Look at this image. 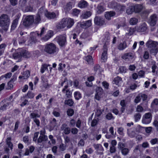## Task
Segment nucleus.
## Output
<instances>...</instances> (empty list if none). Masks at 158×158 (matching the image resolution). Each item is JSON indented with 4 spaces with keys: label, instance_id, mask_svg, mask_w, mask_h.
I'll return each mask as SVG.
<instances>
[{
    "label": "nucleus",
    "instance_id": "obj_41",
    "mask_svg": "<svg viewBox=\"0 0 158 158\" xmlns=\"http://www.w3.org/2000/svg\"><path fill=\"white\" fill-rule=\"evenodd\" d=\"M134 11V8L133 6H129L126 10V13L128 15L131 14Z\"/></svg>",
    "mask_w": 158,
    "mask_h": 158
},
{
    "label": "nucleus",
    "instance_id": "obj_64",
    "mask_svg": "<svg viewBox=\"0 0 158 158\" xmlns=\"http://www.w3.org/2000/svg\"><path fill=\"white\" fill-rule=\"evenodd\" d=\"M153 125L156 127V129L158 131V119L156 118L153 123Z\"/></svg>",
    "mask_w": 158,
    "mask_h": 158
},
{
    "label": "nucleus",
    "instance_id": "obj_55",
    "mask_svg": "<svg viewBox=\"0 0 158 158\" xmlns=\"http://www.w3.org/2000/svg\"><path fill=\"white\" fill-rule=\"evenodd\" d=\"M106 119L108 120L113 119H114V117L113 116L112 114L110 113H108L106 115Z\"/></svg>",
    "mask_w": 158,
    "mask_h": 158
},
{
    "label": "nucleus",
    "instance_id": "obj_51",
    "mask_svg": "<svg viewBox=\"0 0 158 158\" xmlns=\"http://www.w3.org/2000/svg\"><path fill=\"white\" fill-rule=\"evenodd\" d=\"M97 12L98 14H100L103 12L104 10L103 7L101 5H99L97 7Z\"/></svg>",
    "mask_w": 158,
    "mask_h": 158
},
{
    "label": "nucleus",
    "instance_id": "obj_33",
    "mask_svg": "<svg viewBox=\"0 0 158 158\" xmlns=\"http://www.w3.org/2000/svg\"><path fill=\"white\" fill-rule=\"evenodd\" d=\"M22 56L25 58L29 57L31 55L29 52L26 50H23L21 51Z\"/></svg>",
    "mask_w": 158,
    "mask_h": 158
},
{
    "label": "nucleus",
    "instance_id": "obj_62",
    "mask_svg": "<svg viewBox=\"0 0 158 158\" xmlns=\"http://www.w3.org/2000/svg\"><path fill=\"white\" fill-rule=\"evenodd\" d=\"M103 86L106 89H108L109 84V83L106 81H103L102 83Z\"/></svg>",
    "mask_w": 158,
    "mask_h": 158
},
{
    "label": "nucleus",
    "instance_id": "obj_52",
    "mask_svg": "<svg viewBox=\"0 0 158 158\" xmlns=\"http://www.w3.org/2000/svg\"><path fill=\"white\" fill-rule=\"evenodd\" d=\"M10 105V103L7 102L6 104H4L2 106H1L0 107V110L2 111L5 110H6L7 107Z\"/></svg>",
    "mask_w": 158,
    "mask_h": 158
},
{
    "label": "nucleus",
    "instance_id": "obj_5",
    "mask_svg": "<svg viewBox=\"0 0 158 158\" xmlns=\"http://www.w3.org/2000/svg\"><path fill=\"white\" fill-rule=\"evenodd\" d=\"M57 43L61 47H64L67 44V37L65 34L60 35L56 37Z\"/></svg>",
    "mask_w": 158,
    "mask_h": 158
},
{
    "label": "nucleus",
    "instance_id": "obj_56",
    "mask_svg": "<svg viewBox=\"0 0 158 158\" xmlns=\"http://www.w3.org/2000/svg\"><path fill=\"white\" fill-rule=\"evenodd\" d=\"M135 120V122H137L141 118V114L139 113H136L134 115Z\"/></svg>",
    "mask_w": 158,
    "mask_h": 158
},
{
    "label": "nucleus",
    "instance_id": "obj_8",
    "mask_svg": "<svg viewBox=\"0 0 158 158\" xmlns=\"http://www.w3.org/2000/svg\"><path fill=\"white\" fill-rule=\"evenodd\" d=\"M110 5L112 8H115L116 10L120 13L124 11L126 8L125 6L120 5L114 2H111L110 3Z\"/></svg>",
    "mask_w": 158,
    "mask_h": 158
},
{
    "label": "nucleus",
    "instance_id": "obj_31",
    "mask_svg": "<svg viewBox=\"0 0 158 158\" xmlns=\"http://www.w3.org/2000/svg\"><path fill=\"white\" fill-rule=\"evenodd\" d=\"M22 56V54H21V52H19L17 51L13 54V57L15 59H19L21 58Z\"/></svg>",
    "mask_w": 158,
    "mask_h": 158
},
{
    "label": "nucleus",
    "instance_id": "obj_21",
    "mask_svg": "<svg viewBox=\"0 0 158 158\" xmlns=\"http://www.w3.org/2000/svg\"><path fill=\"white\" fill-rule=\"evenodd\" d=\"M122 78L118 76H117L114 78L113 81V84H115L118 86L120 85L121 83L122 82Z\"/></svg>",
    "mask_w": 158,
    "mask_h": 158
},
{
    "label": "nucleus",
    "instance_id": "obj_28",
    "mask_svg": "<svg viewBox=\"0 0 158 158\" xmlns=\"http://www.w3.org/2000/svg\"><path fill=\"white\" fill-rule=\"evenodd\" d=\"M127 47V43L126 42L124 41L123 43H120L118 46V48L119 50H123Z\"/></svg>",
    "mask_w": 158,
    "mask_h": 158
},
{
    "label": "nucleus",
    "instance_id": "obj_48",
    "mask_svg": "<svg viewBox=\"0 0 158 158\" xmlns=\"http://www.w3.org/2000/svg\"><path fill=\"white\" fill-rule=\"evenodd\" d=\"M39 132H36L34 133V136L33 138V141L37 143L38 141V137L39 134Z\"/></svg>",
    "mask_w": 158,
    "mask_h": 158
},
{
    "label": "nucleus",
    "instance_id": "obj_37",
    "mask_svg": "<svg viewBox=\"0 0 158 158\" xmlns=\"http://www.w3.org/2000/svg\"><path fill=\"white\" fill-rule=\"evenodd\" d=\"M21 100L22 102L20 104V106L21 107H23L25 106H26V105L29 104L28 100L27 99H25V98L24 99L23 98V97H22Z\"/></svg>",
    "mask_w": 158,
    "mask_h": 158
},
{
    "label": "nucleus",
    "instance_id": "obj_3",
    "mask_svg": "<svg viewBox=\"0 0 158 158\" xmlns=\"http://www.w3.org/2000/svg\"><path fill=\"white\" fill-rule=\"evenodd\" d=\"M10 23V19L7 15L3 14L0 17V25L3 30H7Z\"/></svg>",
    "mask_w": 158,
    "mask_h": 158
},
{
    "label": "nucleus",
    "instance_id": "obj_32",
    "mask_svg": "<svg viewBox=\"0 0 158 158\" xmlns=\"http://www.w3.org/2000/svg\"><path fill=\"white\" fill-rule=\"evenodd\" d=\"M34 94L31 91H28V93L25 96H23V98L24 99L27 97L28 98L31 99L34 97Z\"/></svg>",
    "mask_w": 158,
    "mask_h": 158
},
{
    "label": "nucleus",
    "instance_id": "obj_4",
    "mask_svg": "<svg viewBox=\"0 0 158 158\" xmlns=\"http://www.w3.org/2000/svg\"><path fill=\"white\" fill-rule=\"evenodd\" d=\"M45 11L43 8H40L38 10L37 13L34 17L33 16V24L37 25L41 21L42 15Z\"/></svg>",
    "mask_w": 158,
    "mask_h": 158
},
{
    "label": "nucleus",
    "instance_id": "obj_57",
    "mask_svg": "<svg viewBox=\"0 0 158 158\" xmlns=\"http://www.w3.org/2000/svg\"><path fill=\"white\" fill-rule=\"evenodd\" d=\"M80 10L77 9H74L73 10L72 14L75 16H77L79 14Z\"/></svg>",
    "mask_w": 158,
    "mask_h": 158
},
{
    "label": "nucleus",
    "instance_id": "obj_35",
    "mask_svg": "<svg viewBox=\"0 0 158 158\" xmlns=\"http://www.w3.org/2000/svg\"><path fill=\"white\" fill-rule=\"evenodd\" d=\"M11 138L10 137H8L7 138L6 140V144L8 146L9 148H10L11 150L13 149V144L11 142Z\"/></svg>",
    "mask_w": 158,
    "mask_h": 158
},
{
    "label": "nucleus",
    "instance_id": "obj_36",
    "mask_svg": "<svg viewBox=\"0 0 158 158\" xmlns=\"http://www.w3.org/2000/svg\"><path fill=\"white\" fill-rule=\"evenodd\" d=\"M41 79L42 81L45 84H44V86L47 88L49 86V85L47 83L48 80H47V77L46 76H42L41 77Z\"/></svg>",
    "mask_w": 158,
    "mask_h": 158
},
{
    "label": "nucleus",
    "instance_id": "obj_23",
    "mask_svg": "<svg viewBox=\"0 0 158 158\" xmlns=\"http://www.w3.org/2000/svg\"><path fill=\"white\" fill-rule=\"evenodd\" d=\"M147 29V25L145 23H144L139 26L138 29V31L139 32H143L145 31Z\"/></svg>",
    "mask_w": 158,
    "mask_h": 158
},
{
    "label": "nucleus",
    "instance_id": "obj_34",
    "mask_svg": "<svg viewBox=\"0 0 158 158\" xmlns=\"http://www.w3.org/2000/svg\"><path fill=\"white\" fill-rule=\"evenodd\" d=\"M19 19L16 18L14 20L11 26V29L14 30L17 26L18 23Z\"/></svg>",
    "mask_w": 158,
    "mask_h": 158
},
{
    "label": "nucleus",
    "instance_id": "obj_30",
    "mask_svg": "<svg viewBox=\"0 0 158 158\" xmlns=\"http://www.w3.org/2000/svg\"><path fill=\"white\" fill-rule=\"evenodd\" d=\"M72 2H69L67 3L64 6L63 8L64 10L66 11H69L72 8Z\"/></svg>",
    "mask_w": 158,
    "mask_h": 158
},
{
    "label": "nucleus",
    "instance_id": "obj_40",
    "mask_svg": "<svg viewBox=\"0 0 158 158\" xmlns=\"http://www.w3.org/2000/svg\"><path fill=\"white\" fill-rule=\"evenodd\" d=\"M158 105V99H155L151 104V106L153 108H155L156 106Z\"/></svg>",
    "mask_w": 158,
    "mask_h": 158
},
{
    "label": "nucleus",
    "instance_id": "obj_50",
    "mask_svg": "<svg viewBox=\"0 0 158 158\" xmlns=\"http://www.w3.org/2000/svg\"><path fill=\"white\" fill-rule=\"evenodd\" d=\"M74 113V111L72 109H68L67 111V115L70 117L72 116Z\"/></svg>",
    "mask_w": 158,
    "mask_h": 158
},
{
    "label": "nucleus",
    "instance_id": "obj_63",
    "mask_svg": "<svg viewBox=\"0 0 158 158\" xmlns=\"http://www.w3.org/2000/svg\"><path fill=\"white\" fill-rule=\"evenodd\" d=\"M110 39V34L108 32H106L104 35V40L106 41H108Z\"/></svg>",
    "mask_w": 158,
    "mask_h": 158
},
{
    "label": "nucleus",
    "instance_id": "obj_16",
    "mask_svg": "<svg viewBox=\"0 0 158 158\" xmlns=\"http://www.w3.org/2000/svg\"><path fill=\"white\" fill-rule=\"evenodd\" d=\"M94 22L95 24L101 26L104 24L105 21L101 17L96 16L94 19Z\"/></svg>",
    "mask_w": 158,
    "mask_h": 158
},
{
    "label": "nucleus",
    "instance_id": "obj_6",
    "mask_svg": "<svg viewBox=\"0 0 158 158\" xmlns=\"http://www.w3.org/2000/svg\"><path fill=\"white\" fill-rule=\"evenodd\" d=\"M46 131L44 129L41 130L40 132V135L38 139L37 143L40 144L43 142L46 141L48 139V138L47 135H45Z\"/></svg>",
    "mask_w": 158,
    "mask_h": 158
},
{
    "label": "nucleus",
    "instance_id": "obj_39",
    "mask_svg": "<svg viewBox=\"0 0 158 158\" xmlns=\"http://www.w3.org/2000/svg\"><path fill=\"white\" fill-rule=\"evenodd\" d=\"M23 10L26 12H32L34 10L32 6L29 5L26 6L24 9Z\"/></svg>",
    "mask_w": 158,
    "mask_h": 158
},
{
    "label": "nucleus",
    "instance_id": "obj_2",
    "mask_svg": "<svg viewBox=\"0 0 158 158\" xmlns=\"http://www.w3.org/2000/svg\"><path fill=\"white\" fill-rule=\"evenodd\" d=\"M44 51L47 54H54L58 52L59 49L54 44L49 43L45 44Z\"/></svg>",
    "mask_w": 158,
    "mask_h": 158
},
{
    "label": "nucleus",
    "instance_id": "obj_46",
    "mask_svg": "<svg viewBox=\"0 0 158 158\" xmlns=\"http://www.w3.org/2000/svg\"><path fill=\"white\" fill-rule=\"evenodd\" d=\"M96 94H99V95H102L103 93V91L102 89L100 87H98L96 89Z\"/></svg>",
    "mask_w": 158,
    "mask_h": 158
},
{
    "label": "nucleus",
    "instance_id": "obj_20",
    "mask_svg": "<svg viewBox=\"0 0 158 158\" xmlns=\"http://www.w3.org/2000/svg\"><path fill=\"white\" fill-rule=\"evenodd\" d=\"M115 15V12L113 11H108L106 12L105 16L106 19L110 20L111 19V18L114 16Z\"/></svg>",
    "mask_w": 158,
    "mask_h": 158
},
{
    "label": "nucleus",
    "instance_id": "obj_7",
    "mask_svg": "<svg viewBox=\"0 0 158 158\" xmlns=\"http://www.w3.org/2000/svg\"><path fill=\"white\" fill-rule=\"evenodd\" d=\"M33 15H28L25 17L23 22V25L26 27H29L33 24Z\"/></svg>",
    "mask_w": 158,
    "mask_h": 158
},
{
    "label": "nucleus",
    "instance_id": "obj_24",
    "mask_svg": "<svg viewBox=\"0 0 158 158\" xmlns=\"http://www.w3.org/2000/svg\"><path fill=\"white\" fill-rule=\"evenodd\" d=\"M92 15L91 12L90 11H86L83 12L81 16L82 19H86Z\"/></svg>",
    "mask_w": 158,
    "mask_h": 158
},
{
    "label": "nucleus",
    "instance_id": "obj_19",
    "mask_svg": "<svg viewBox=\"0 0 158 158\" xmlns=\"http://www.w3.org/2000/svg\"><path fill=\"white\" fill-rule=\"evenodd\" d=\"M92 21L89 20L85 22H83L81 23V26L83 28H87L90 27L92 25Z\"/></svg>",
    "mask_w": 158,
    "mask_h": 158
},
{
    "label": "nucleus",
    "instance_id": "obj_15",
    "mask_svg": "<svg viewBox=\"0 0 158 158\" xmlns=\"http://www.w3.org/2000/svg\"><path fill=\"white\" fill-rule=\"evenodd\" d=\"M103 51L101 56V59L105 61L107 60V46L106 43H105L103 46Z\"/></svg>",
    "mask_w": 158,
    "mask_h": 158
},
{
    "label": "nucleus",
    "instance_id": "obj_13",
    "mask_svg": "<svg viewBox=\"0 0 158 158\" xmlns=\"http://www.w3.org/2000/svg\"><path fill=\"white\" fill-rule=\"evenodd\" d=\"M67 18H63L56 25V27L58 29H60L67 27Z\"/></svg>",
    "mask_w": 158,
    "mask_h": 158
},
{
    "label": "nucleus",
    "instance_id": "obj_25",
    "mask_svg": "<svg viewBox=\"0 0 158 158\" xmlns=\"http://www.w3.org/2000/svg\"><path fill=\"white\" fill-rule=\"evenodd\" d=\"M134 8V11L136 13L139 12L143 8V5L137 4L133 6Z\"/></svg>",
    "mask_w": 158,
    "mask_h": 158
},
{
    "label": "nucleus",
    "instance_id": "obj_60",
    "mask_svg": "<svg viewBox=\"0 0 158 158\" xmlns=\"http://www.w3.org/2000/svg\"><path fill=\"white\" fill-rule=\"evenodd\" d=\"M100 67L98 64H96L94 67V71L96 73L97 72H99Z\"/></svg>",
    "mask_w": 158,
    "mask_h": 158
},
{
    "label": "nucleus",
    "instance_id": "obj_29",
    "mask_svg": "<svg viewBox=\"0 0 158 158\" xmlns=\"http://www.w3.org/2000/svg\"><path fill=\"white\" fill-rule=\"evenodd\" d=\"M34 33L31 32L30 34V36L28 42L30 43H35L36 41V40L35 37L34 36Z\"/></svg>",
    "mask_w": 158,
    "mask_h": 158
},
{
    "label": "nucleus",
    "instance_id": "obj_27",
    "mask_svg": "<svg viewBox=\"0 0 158 158\" xmlns=\"http://www.w3.org/2000/svg\"><path fill=\"white\" fill-rule=\"evenodd\" d=\"M67 27L69 28H70L74 24V20L71 18H67Z\"/></svg>",
    "mask_w": 158,
    "mask_h": 158
},
{
    "label": "nucleus",
    "instance_id": "obj_58",
    "mask_svg": "<svg viewBox=\"0 0 158 158\" xmlns=\"http://www.w3.org/2000/svg\"><path fill=\"white\" fill-rule=\"evenodd\" d=\"M98 118H97V119H94L91 122V126L94 127L96 126L98 123Z\"/></svg>",
    "mask_w": 158,
    "mask_h": 158
},
{
    "label": "nucleus",
    "instance_id": "obj_10",
    "mask_svg": "<svg viewBox=\"0 0 158 158\" xmlns=\"http://www.w3.org/2000/svg\"><path fill=\"white\" fill-rule=\"evenodd\" d=\"M118 148L121 150L122 154L124 156H126L127 155L130 151V150L126 148H124L125 144L121 143H118Z\"/></svg>",
    "mask_w": 158,
    "mask_h": 158
},
{
    "label": "nucleus",
    "instance_id": "obj_17",
    "mask_svg": "<svg viewBox=\"0 0 158 158\" xmlns=\"http://www.w3.org/2000/svg\"><path fill=\"white\" fill-rule=\"evenodd\" d=\"M45 11L44 14L48 19H53L56 18V15L55 13L54 12H50L44 10Z\"/></svg>",
    "mask_w": 158,
    "mask_h": 158
},
{
    "label": "nucleus",
    "instance_id": "obj_61",
    "mask_svg": "<svg viewBox=\"0 0 158 158\" xmlns=\"http://www.w3.org/2000/svg\"><path fill=\"white\" fill-rule=\"evenodd\" d=\"M59 148L60 150L62 151H64L66 149V145L63 143L61 144L59 146Z\"/></svg>",
    "mask_w": 158,
    "mask_h": 158
},
{
    "label": "nucleus",
    "instance_id": "obj_38",
    "mask_svg": "<svg viewBox=\"0 0 158 158\" xmlns=\"http://www.w3.org/2000/svg\"><path fill=\"white\" fill-rule=\"evenodd\" d=\"M138 20L135 18H131L129 21L130 23L132 25H134L136 24L138 22Z\"/></svg>",
    "mask_w": 158,
    "mask_h": 158
},
{
    "label": "nucleus",
    "instance_id": "obj_11",
    "mask_svg": "<svg viewBox=\"0 0 158 158\" xmlns=\"http://www.w3.org/2000/svg\"><path fill=\"white\" fill-rule=\"evenodd\" d=\"M158 19L157 15L154 14L151 15L149 20V24L151 26H155L156 24Z\"/></svg>",
    "mask_w": 158,
    "mask_h": 158
},
{
    "label": "nucleus",
    "instance_id": "obj_1",
    "mask_svg": "<svg viewBox=\"0 0 158 158\" xmlns=\"http://www.w3.org/2000/svg\"><path fill=\"white\" fill-rule=\"evenodd\" d=\"M150 53L156 55L158 52V43L156 41L149 40L146 43Z\"/></svg>",
    "mask_w": 158,
    "mask_h": 158
},
{
    "label": "nucleus",
    "instance_id": "obj_43",
    "mask_svg": "<svg viewBox=\"0 0 158 158\" xmlns=\"http://www.w3.org/2000/svg\"><path fill=\"white\" fill-rule=\"evenodd\" d=\"M102 109L100 108H97L95 111V116L98 117L100 116L102 114Z\"/></svg>",
    "mask_w": 158,
    "mask_h": 158
},
{
    "label": "nucleus",
    "instance_id": "obj_9",
    "mask_svg": "<svg viewBox=\"0 0 158 158\" xmlns=\"http://www.w3.org/2000/svg\"><path fill=\"white\" fill-rule=\"evenodd\" d=\"M152 118V114L149 112L145 113L142 119V123L145 124L149 123L151 121Z\"/></svg>",
    "mask_w": 158,
    "mask_h": 158
},
{
    "label": "nucleus",
    "instance_id": "obj_45",
    "mask_svg": "<svg viewBox=\"0 0 158 158\" xmlns=\"http://www.w3.org/2000/svg\"><path fill=\"white\" fill-rule=\"evenodd\" d=\"M30 116L31 118L33 119L35 118H40V115L38 114L35 113H32L30 114Z\"/></svg>",
    "mask_w": 158,
    "mask_h": 158
},
{
    "label": "nucleus",
    "instance_id": "obj_49",
    "mask_svg": "<svg viewBox=\"0 0 158 158\" xmlns=\"http://www.w3.org/2000/svg\"><path fill=\"white\" fill-rule=\"evenodd\" d=\"M64 104L68 105L70 106H72L73 104V102L71 99H69L68 100H65Z\"/></svg>",
    "mask_w": 158,
    "mask_h": 158
},
{
    "label": "nucleus",
    "instance_id": "obj_59",
    "mask_svg": "<svg viewBox=\"0 0 158 158\" xmlns=\"http://www.w3.org/2000/svg\"><path fill=\"white\" fill-rule=\"evenodd\" d=\"M150 142L152 145H154L156 144H158V139L155 138L152 139L150 140Z\"/></svg>",
    "mask_w": 158,
    "mask_h": 158
},
{
    "label": "nucleus",
    "instance_id": "obj_54",
    "mask_svg": "<svg viewBox=\"0 0 158 158\" xmlns=\"http://www.w3.org/2000/svg\"><path fill=\"white\" fill-rule=\"evenodd\" d=\"M30 75V72L29 71H26L24 72L23 74V79H27Z\"/></svg>",
    "mask_w": 158,
    "mask_h": 158
},
{
    "label": "nucleus",
    "instance_id": "obj_12",
    "mask_svg": "<svg viewBox=\"0 0 158 158\" xmlns=\"http://www.w3.org/2000/svg\"><path fill=\"white\" fill-rule=\"evenodd\" d=\"M122 58L126 61H131L134 58V55L131 52L126 53L122 56Z\"/></svg>",
    "mask_w": 158,
    "mask_h": 158
},
{
    "label": "nucleus",
    "instance_id": "obj_53",
    "mask_svg": "<svg viewBox=\"0 0 158 158\" xmlns=\"http://www.w3.org/2000/svg\"><path fill=\"white\" fill-rule=\"evenodd\" d=\"M74 97L76 100H78L81 97V94L79 92H76L74 94Z\"/></svg>",
    "mask_w": 158,
    "mask_h": 158
},
{
    "label": "nucleus",
    "instance_id": "obj_22",
    "mask_svg": "<svg viewBox=\"0 0 158 158\" xmlns=\"http://www.w3.org/2000/svg\"><path fill=\"white\" fill-rule=\"evenodd\" d=\"M88 5L87 2L84 0H81L79 2L78 6L80 8H83L86 7Z\"/></svg>",
    "mask_w": 158,
    "mask_h": 158
},
{
    "label": "nucleus",
    "instance_id": "obj_47",
    "mask_svg": "<svg viewBox=\"0 0 158 158\" xmlns=\"http://www.w3.org/2000/svg\"><path fill=\"white\" fill-rule=\"evenodd\" d=\"M85 60L89 64H91L93 62V58L92 56H88L85 57Z\"/></svg>",
    "mask_w": 158,
    "mask_h": 158
},
{
    "label": "nucleus",
    "instance_id": "obj_18",
    "mask_svg": "<svg viewBox=\"0 0 158 158\" xmlns=\"http://www.w3.org/2000/svg\"><path fill=\"white\" fill-rule=\"evenodd\" d=\"M61 129L64 132L66 135L69 134L70 132V128L67 127V125L66 123H63L61 127Z\"/></svg>",
    "mask_w": 158,
    "mask_h": 158
},
{
    "label": "nucleus",
    "instance_id": "obj_26",
    "mask_svg": "<svg viewBox=\"0 0 158 158\" xmlns=\"http://www.w3.org/2000/svg\"><path fill=\"white\" fill-rule=\"evenodd\" d=\"M27 3V0H19V5L20 7L23 10L24 9Z\"/></svg>",
    "mask_w": 158,
    "mask_h": 158
},
{
    "label": "nucleus",
    "instance_id": "obj_42",
    "mask_svg": "<svg viewBox=\"0 0 158 158\" xmlns=\"http://www.w3.org/2000/svg\"><path fill=\"white\" fill-rule=\"evenodd\" d=\"M140 129H144L146 132L147 133H150L151 132L152 129V127H140Z\"/></svg>",
    "mask_w": 158,
    "mask_h": 158
},
{
    "label": "nucleus",
    "instance_id": "obj_14",
    "mask_svg": "<svg viewBox=\"0 0 158 158\" xmlns=\"http://www.w3.org/2000/svg\"><path fill=\"white\" fill-rule=\"evenodd\" d=\"M93 147L96 150V152L98 154L102 155L103 154L104 149L101 144H94Z\"/></svg>",
    "mask_w": 158,
    "mask_h": 158
},
{
    "label": "nucleus",
    "instance_id": "obj_44",
    "mask_svg": "<svg viewBox=\"0 0 158 158\" xmlns=\"http://www.w3.org/2000/svg\"><path fill=\"white\" fill-rule=\"evenodd\" d=\"M48 66H50L49 64L47 65L46 64H44L42 65L40 71L42 73H43L47 69V67Z\"/></svg>",
    "mask_w": 158,
    "mask_h": 158
}]
</instances>
